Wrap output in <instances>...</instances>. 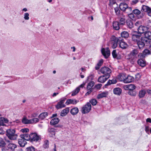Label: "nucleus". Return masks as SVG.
<instances>
[{"mask_svg":"<svg viewBox=\"0 0 151 151\" xmlns=\"http://www.w3.org/2000/svg\"><path fill=\"white\" fill-rule=\"evenodd\" d=\"M6 145V143L4 139L0 137V147H4Z\"/></svg>","mask_w":151,"mask_h":151,"instance_id":"obj_38","label":"nucleus"},{"mask_svg":"<svg viewBox=\"0 0 151 151\" xmlns=\"http://www.w3.org/2000/svg\"><path fill=\"white\" fill-rule=\"evenodd\" d=\"M140 25V22L139 21L135 23V26H137L139 27L140 26H141Z\"/></svg>","mask_w":151,"mask_h":151,"instance_id":"obj_63","label":"nucleus"},{"mask_svg":"<svg viewBox=\"0 0 151 151\" xmlns=\"http://www.w3.org/2000/svg\"><path fill=\"white\" fill-rule=\"evenodd\" d=\"M150 52L151 51L147 49H146L143 51L142 53L145 56L147 55L150 54Z\"/></svg>","mask_w":151,"mask_h":151,"instance_id":"obj_46","label":"nucleus"},{"mask_svg":"<svg viewBox=\"0 0 151 151\" xmlns=\"http://www.w3.org/2000/svg\"><path fill=\"white\" fill-rule=\"evenodd\" d=\"M120 25L119 22L118 21L114 22L113 23V28L115 30H118L120 29Z\"/></svg>","mask_w":151,"mask_h":151,"instance_id":"obj_23","label":"nucleus"},{"mask_svg":"<svg viewBox=\"0 0 151 151\" xmlns=\"http://www.w3.org/2000/svg\"><path fill=\"white\" fill-rule=\"evenodd\" d=\"M26 150L27 151H35V148L32 146L27 147Z\"/></svg>","mask_w":151,"mask_h":151,"instance_id":"obj_48","label":"nucleus"},{"mask_svg":"<svg viewBox=\"0 0 151 151\" xmlns=\"http://www.w3.org/2000/svg\"><path fill=\"white\" fill-rule=\"evenodd\" d=\"M128 5L125 3H121L119 5L120 9L123 12L125 11L126 8L128 7Z\"/></svg>","mask_w":151,"mask_h":151,"instance_id":"obj_16","label":"nucleus"},{"mask_svg":"<svg viewBox=\"0 0 151 151\" xmlns=\"http://www.w3.org/2000/svg\"><path fill=\"white\" fill-rule=\"evenodd\" d=\"M29 15L28 13H25L24 15V19L25 20H28L29 19Z\"/></svg>","mask_w":151,"mask_h":151,"instance_id":"obj_55","label":"nucleus"},{"mask_svg":"<svg viewBox=\"0 0 151 151\" xmlns=\"http://www.w3.org/2000/svg\"><path fill=\"white\" fill-rule=\"evenodd\" d=\"M22 138H25L27 141H29L30 142H37L40 140V138L36 133H31L29 135L27 134H21Z\"/></svg>","mask_w":151,"mask_h":151,"instance_id":"obj_2","label":"nucleus"},{"mask_svg":"<svg viewBox=\"0 0 151 151\" xmlns=\"http://www.w3.org/2000/svg\"><path fill=\"white\" fill-rule=\"evenodd\" d=\"M111 81H112V84H115L117 82V81L116 79H114L112 80H111Z\"/></svg>","mask_w":151,"mask_h":151,"instance_id":"obj_62","label":"nucleus"},{"mask_svg":"<svg viewBox=\"0 0 151 151\" xmlns=\"http://www.w3.org/2000/svg\"><path fill=\"white\" fill-rule=\"evenodd\" d=\"M109 77L106 76L105 75L101 76L99 77L98 79V81L101 83H104Z\"/></svg>","mask_w":151,"mask_h":151,"instance_id":"obj_15","label":"nucleus"},{"mask_svg":"<svg viewBox=\"0 0 151 151\" xmlns=\"http://www.w3.org/2000/svg\"><path fill=\"white\" fill-rule=\"evenodd\" d=\"M132 10V8L131 7H127V8H126L125 11L124 12L125 13H126L127 14H129L130 13H131Z\"/></svg>","mask_w":151,"mask_h":151,"instance_id":"obj_44","label":"nucleus"},{"mask_svg":"<svg viewBox=\"0 0 151 151\" xmlns=\"http://www.w3.org/2000/svg\"><path fill=\"white\" fill-rule=\"evenodd\" d=\"M119 46L122 49H125L128 46L127 44L123 41V40L119 42Z\"/></svg>","mask_w":151,"mask_h":151,"instance_id":"obj_24","label":"nucleus"},{"mask_svg":"<svg viewBox=\"0 0 151 151\" xmlns=\"http://www.w3.org/2000/svg\"><path fill=\"white\" fill-rule=\"evenodd\" d=\"M66 99V98H64L63 99L61 100L60 101L58 102L55 106L56 108L57 109H59L65 107V106L64 103Z\"/></svg>","mask_w":151,"mask_h":151,"instance_id":"obj_9","label":"nucleus"},{"mask_svg":"<svg viewBox=\"0 0 151 151\" xmlns=\"http://www.w3.org/2000/svg\"><path fill=\"white\" fill-rule=\"evenodd\" d=\"M126 23L127 27L129 29H132L134 27L132 21L131 20L127 19V20Z\"/></svg>","mask_w":151,"mask_h":151,"instance_id":"obj_28","label":"nucleus"},{"mask_svg":"<svg viewBox=\"0 0 151 151\" xmlns=\"http://www.w3.org/2000/svg\"><path fill=\"white\" fill-rule=\"evenodd\" d=\"M146 93L145 90L143 89L140 91L139 92L138 96L139 98H143Z\"/></svg>","mask_w":151,"mask_h":151,"instance_id":"obj_33","label":"nucleus"},{"mask_svg":"<svg viewBox=\"0 0 151 151\" xmlns=\"http://www.w3.org/2000/svg\"><path fill=\"white\" fill-rule=\"evenodd\" d=\"M121 36L122 37L126 38L129 37V34L127 31H124L121 33Z\"/></svg>","mask_w":151,"mask_h":151,"instance_id":"obj_35","label":"nucleus"},{"mask_svg":"<svg viewBox=\"0 0 151 151\" xmlns=\"http://www.w3.org/2000/svg\"><path fill=\"white\" fill-rule=\"evenodd\" d=\"M16 130L14 129H9L6 130V134L9 139L11 140H16L18 135L16 134Z\"/></svg>","mask_w":151,"mask_h":151,"instance_id":"obj_3","label":"nucleus"},{"mask_svg":"<svg viewBox=\"0 0 151 151\" xmlns=\"http://www.w3.org/2000/svg\"><path fill=\"white\" fill-rule=\"evenodd\" d=\"M93 88H92L91 87L87 85V86L86 87L87 90H93Z\"/></svg>","mask_w":151,"mask_h":151,"instance_id":"obj_61","label":"nucleus"},{"mask_svg":"<svg viewBox=\"0 0 151 151\" xmlns=\"http://www.w3.org/2000/svg\"><path fill=\"white\" fill-rule=\"evenodd\" d=\"M4 118L1 117L0 118V126H4L5 124H4Z\"/></svg>","mask_w":151,"mask_h":151,"instance_id":"obj_51","label":"nucleus"},{"mask_svg":"<svg viewBox=\"0 0 151 151\" xmlns=\"http://www.w3.org/2000/svg\"><path fill=\"white\" fill-rule=\"evenodd\" d=\"M17 147V145L16 144L12 143H9L7 147L8 150L12 151H14L15 149Z\"/></svg>","mask_w":151,"mask_h":151,"instance_id":"obj_21","label":"nucleus"},{"mask_svg":"<svg viewBox=\"0 0 151 151\" xmlns=\"http://www.w3.org/2000/svg\"><path fill=\"white\" fill-rule=\"evenodd\" d=\"M100 72L104 75L106 76L110 77V74L111 72V70L109 68L104 66L102 67L100 69Z\"/></svg>","mask_w":151,"mask_h":151,"instance_id":"obj_6","label":"nucleus"},{"mask_svg":"<svg viewBox=\"0 0 151 151\" xmlns=\"http://www.w3.org/2000/svg\"><path fill=\"white\" fill-rule=\"evenodd\" d=\"M56 129L54 128H50L48 129L50 136L53 137L55 136Z\"/></svg>","mask_w":151,"mask_h":151,"instance_id":"obj_27","label":"nucleus"},{"mask_svg":"<svg viewBox=\"0 0 151 151\" xmlns=\"http://www.w3.org/2000/svg\"><path fill=\"white\" fill-rule=\"evenodd\" d=\"M115 12L117 15H119L120 14V11L118 7H116L114 8Z\"/></svg>","mask_w":151,"mask_h":151,"instance_id":"obj_49","label":"nucleus"},{"mask_svg":"<svg viewBox=\"0 0 151 151\" xmlns=\"http://www.w3.org/2000/svg\"><path fill=\"white\" fill-rule=\"evenodd\" d=\"M145 35L146 37L148 46L151 45V32L147 31L145 33Z\"/></svg>","mask_w":151,"mask_h":151,"instance_id":"obj_12","label":"nucleus"},{"mask_svg":"<svg viewBox=\"0 0 151 151\" xmlns=\"http://www.w3.org/2000/svg\"><path fill=\"white\" fill-rule=\"evenodd\" d=\"M79 111L78 108L75 107L73 108L70 111L71 114L73 115H75L77 114Z\"/></svg>","mask_w":151,"mask_h":151,"instance_id":"obj_31","label":"nucleus"},{"mask_svg":"<svg viewBox=\"0 0 151 151\" xmlns=\"http://www.w3.org/2000/svg\"><path fill=\"white\" fill-rule=\"evenodd\" d=\"M20 137L22 139H18V143L20 147H24L27 143V142L26 141V139L25 138H22L21 137V135H20Z\"/></svg>","mask_w":151,"mask_h":151,"instance_id":"obj_13","label":"nucleus"},{"mask_svg":"<svg viewBox=\"0 0 151 151\" xmlns=\"http://www.w3.org/2000/svg\"><path fill=\"white\" fill-rule=\"evenodd\" d=\"M103 63V60L102 59H100L95 67L96 70H98L100 67L102 65Z\"/></svg>","mask_w":151,"mask_h":151,"instance_id":"obj_34","label":"nucleus"},{"mask_svg":"<svg viewBox=\"0 0 151 151\" xmlns=\"http://www.w3.org/2000/svg\"><path fill=\"white\" fill-rule=\"evenodd\" d=\"M80 91V89L79 87H77L75 90L73 91L71 94L72 96H73L76 95Z\"/></svg>","mask_w":151,"mask_h":151,"instance_id":"obj_40","label":"nucleus"},{"mask_svg":"<svg viewBox=\"0 0 151 151\" xmlns=\"http://www.w3.org/2000/svg\"><path fill=\"white\" fill-rule=\"evenodd\" d=\"M129 90H134L136 88V87L134 84H130L129 85Z\"/></svg>","mask_w":151,"mask_h":151,"instance_id":"obj_47","label":"nucleus"},{"mask_svg":"<svg viewBox=\"0 0 151 151\" xmlns=\"http://www.w3.org/2000/svg\"><path fill=\"white\" fill-rule=\"evenodd\" d=\"M138 53V50H137L134 49L131 52L128 54L129 55V56H135L136 55H137Z\"/></svg>","mask_w":151,"mask_h":151,"instance_id":"obj_36","label":"nucleus"},{"mask_svg":"<svg viewBox=\"0 0 151 151\" xmlns=\"http://www.w3.org/2000/svg\"><path fill=\"white\" fill-rule=\"evenodd\" d=\"M133 13L136 15L138 19H141L144 16L145 13H142L141 11L138 9H135L132 11Z\"/></svg>","mask_w":151,"mask_h":151,"instance_id":"obj_8","label":"nucleus"},{"mask_svg":"<svg viewBox=\"0 0 151 151\" xmlns=\"http://www.w3.org/2000/svg\"><path fill=\"white\" fill-rule=\"evenodd\" d=\"M48 113L47 112H44L40 114L39 116V118L41 120H43L48 115Z\"/></svg>","mask_w":151,"mask_h":151,"instance_id":"obj_32","label":"nucleus"},{"mask_svg":"<svg viewBox=\"0 0 151 151\" xmlns=\"http://www.w3.org/2000/svg\"><path fill=\"white\" fill-rule=\"evenodd\" d=\"M132 41L136 43L139 49H142L145 45L148 46L146 37H142V35L137 32L135 31L132 34Z\"/></svg>","mask_w":151,"mask_h":151,"instance_id":"obj_1","label":"nucleus"},{"mask_svg":"<svg viewBox=\"0 0 151 151\" xmlns=\"http://www.w3.org/2000/svg\"><path fill=\"white\" fill-rule=\"evenodd\" d=\"M128 93L132 96H135L136 94V93L135 91L134 90H129L127 92Z\"/></svg>","mask_w":151,"mask_h":151,"instance_id":"obj_41","label":"nucleus"},{"mask_svg":"<svg viewBox=\"0 0 151 151\" xmlns=\"http://www.w3.org/2000/svg\"><path fill=\"white\" fill-rule=\"evenodd\" d=\"M49 142L48 140H46L44 141V144L43 145V147L45 149L48 148L49 147Z\"/></svg>","mask_w":151,"mask_h":151,"instance_id":"obj_42","label":"nucleus"},{"mask_svg":"<svg viewBox=\"0 0 151 151\" xmlns=\"http://www.w3.org/2000/svg\"><path fill=\"white\" fill-rule=\"evenodd\" d=\"M69 109L68 107L63 110L61 112L60 115L62 116H65L69 112Z\"/></svg>","mask_w":151,"mask_h":151,"instance_id":"obj_29","label":"nucleus"},{"mask_svg":"<svg viewBox=\"0 0 151 151\" xmlns=\"http://www.w3.org/2000/svg\"><path fill=\"white\" fill-rule=\"evenodd\" d=\"M106 51L105 50L104 48H102L101 49V53L102 55L104 56L105 58H107L110 55V50L108 47L106 48Z\"/></svg>","mask_w":151,"mask_h":151,"instance_id":"obj_10","label":"nucleus"},{"mask_svg":"<svg viewBox=\"0 0 151 151\" xmlns=\"http://www.w3.org/2000/svg\"><path fill=\"white\" fill-rule=\"evenodd\" d=\"M145 56L142 53H139L138 55V57L139 58V59L145 60Z\"/></svg>","mask_w":151,"mask_h":151,"instance_id":"obj_50","label":"nucleus"},{"mask_svg":"<svg viewBox=\"0 0 151 151\" xmlns=\"http://www.w3.org/2000/svg\"><path fill=\"white\" fill-rule=\"evenodd\" d=\"M79 101V100H77L75 99H68L65 102V104L67 105H68L69 104H76Z\"/></svg>","mask_w":151,"mask_h":151,"instance_id":"obj_19","label":"nucleus"},{"mask_svg":"<svg viewBox=\"0 0 151 151\" xmlns=\"http://www.w3.org/2000/svg\"><path fill=\"white\" fill-rule=\"evenodd\" d=\"M134 14L133 12H131L128 14V15L130 18L132 19V18H134L135 17Z\"/></svg>","mask_w":151,"mask_h":151,"instance_id":"obj_54","label":"nucleus"},{"mask_svg":"<svg viewBox=\"0 0 151 151\" xmlns=\"http://www.w3.org/2000/svg\"><path fill=\"white\" fill-rule=\"evenodd\" d=\"M146 122H149L151 123V119L150 118H148L146 119Z\"/></svg>","mask_w":151,"mask_h":151,"instance_id":"obj_64","label":"nucleus"},{"mask_svg":"<svg viewBox=\"0 0 151 151\" xmlns=\"http://www.w3.org/2000/svg\"><path fill=\"white\" fill-rule=\"evenodd\" d=\"M102 86V84L99 83L96 85L95 86V88L96 89H100Z\"/></svg>","mask_w":151,"mask_h":151,"instance_id":"obj_57","label":"nucleus"},{"mask_svg":"<svg viewBox=\"0 0 151 151\" xmlns=\"http://www.w3.org/2000/svg\"><path fill=\"white\" fill-rule=\"evenodd\" d=\"M94 82L93 81H91L89 82L87 85L90 86L92 88L94 86Z\"/></svg>","mask_w":151,"mask_h":151,"instance_id":"obj_58","label":"nucleus"},{"mask_svg":"<svg viewBox=\"0 0 151 151\" xmlns=\"http://www.w3.org/2000/svg\"><path fill=\"white\" fill-rule=\"evenodd\" d=\"M124 89L126 90H128L129 91V85H125L124 86Z\"/></svg>","mask_w":151,"mask_h":151,"instance_id":"obj_60","label":"nucleus"},{"mask_svg":"<svg viewBox=\"0 0 151 151\" xmlns=\"http://www.w3.org/2000/svg\"><path fill=\"white\" fill-rule=\"evenodd\" d=\"M134 80V78L130 76H126L125 79L124 80V83H129L132 82Z\"/></svg>","mask_w":151,"mask_h":151,"instance_id":"obj_18","label":"nucleus"},{"mask_svg":"<svg viewBox=\"0 0 151 151\" xmlns=\"http://www.w3.org/2000/svg\"><path fill=\"white\" fill-rule=\"evenodd\" d=\"M126 20L124 18L121 17L119 20V22L120 25H124L125 23Z\"/></svg>","mask_w":151,"mask_h":151,"instance_id":"obj_45","label":"nucleus"},{"mask_svg":"<svg viewBox=\"0 0 151 151\" xmlns=\"http://www.w3.org/2000/svg\"><path fill=\"white\" fill-rule=\"evenodd\" d=\"M137 63L138 65L142 67H145L146 65V62L145 59H138L137 61Z\"/></svg>","mask_w":151,"mask_h":151,"instance_id":"obj_20","label":"nucleus"},{"mask_svg":"<svg viewBox=\"0 0 151 151\" xmlns=\"http://www.w3.org/2000/svg\"><path fill=\"white\" fill-rule=\"evenodd\" d=\"M39 121V119L38 118H35L30 119V124L35 123Z\"/></svg>","mask_w":151,"mask_h":151,"instance_id":"obj_43","label":"nucleus"},{"mask_svg":"<svg viewBox=\"0 0 151 151\" xmlns=\"http://www.w3.org/2000/svg\"><path fill=\"white\" fill-rule=\"evenodd\" d=\"M147 28L144 26H140L137 29L138 32H137L140 33L142 35V34L144 33V36H145V33L147 32Z\"/></svg>","mask_w":151,"mask_h":151,"instance_id":"obj_11","label":"nucleus"},{"mask_svg":"<svg viewBox=\"0 0 151 151\" xmlns=\"http://www.w3.org/2000/svg\"><path fill=\"white\" fill-rule=\"evenodd\" d=\"M112 55L113 57L114 58H116L118 60L120 59L121 58V56H118L116 52V50H114L112 52Z\"/></svg>","mask_w":151,"mask_h":151,"instance_id":"obj_30","label":"nucleus"},{"mask_svg":"<svg viewBox=\"0 0 151 151\" xmlns=\"http://www.w3.org/2000/svg\"><path fill=\"white\" fill-rule=\"evenodd\" d=\"M88 91L86 93L85 95L86 96H88L91 93V92L93 91V90H88Z\"/></svg>","mask_w":151,"mask_h":151,"instance_id":"obj_59","label":"nucleus"},{"mask_svg":"<svg viewBox=\"0 0 151 151\" xmlns=\"http://www.w3.org/2000/svg\"><path fill=\"white\" fill-rule=\"evenodd\" d=\"M136 57L134 56H129V55H128L127 58V60L132 64H134L136 61Z\"/></svg>","mask_w":151,"mask_h":151,"instance_id":"obj_17","label":"nucleus"},{"mask_svg":"<svg viewBox=\"0 0 151 151\" xmlns=\"http://www.w3.org/2000/svg\"><path fill=\"white\" fill-rule=\"evenodd\" d=\"M113 92L114 94L120 95L122 93V90L120 88L116 87L113 89Z\"/></svg>","mask_w":151,"mask_h":151,"instance_id":"obj_22","label":"nucleus"},{"mask_svg":"<svg viewBox=\"0 0 151 151\" xmlns=\"http://www.w3.org/2000/svg\"><path fill=\"white\" fill-rule=\"evenodd\" d=\"M127 74L126 73H120L117 76V79L120 81H123L124 83Z\"/></svg>","mask_w":151,"mask_h":151,"instance_id":"obj_14","label":"nucleus"},{"mask_svg":"<svg viewBox=\"0 0 151 151\" xmlns=\"http://www.w3.org/2000/svg\"><path fill=\"white\" fill-rule=\"evenodd\" d=\"M141 11L142 13H144L145 12H147L148 15L151 17V8L149 7L146 5H142Z\"/></svg>","mask_w":151,"mask_h":151,"instance_id":"obj_7","label":"nucleus"},{"mask_svg":"<svg viewBox=\"0 0 151 151\" xmlns=\"http://www.w3.org/2000/svg\"><path fill=\"white\" fill-rule=\"evenodd\" d=\"M122 40H123L121 37H117L114 35H112L111 38L110 44L111 45V46L113 48L115 49L118 43Z\"/></svg>","mask_w":151,"mask_h":151,"instance_id":"obj_4","label":"nucleus"},{"mask_svg":"<svg viewBox=\"0 0 151 151\" xmlns=\"http://www.w3.org/2000/svg\"><path fill=\"white\" fill-rule=\"evenodd\" d=\"M22 122L24 124H30V119H27L26 117H24L22 119Z\"/></svg>","mask_w":151,"mask_h":151,"instance_id":"obj_37","label":"nucleus"},{"mask_svg":"<svg viewBox=\"0 0 151 151\" xmlns=\"http://www.w3.org/2000/svg\"><path fill=\"white\" fill-rule=\"evenodd\" d=\"M109 5L110 6H112L113 4H115L116 3L115 0H109Z\"/></svg>","mask_w":151,"mask_h":151,"instance_id":"obj_53","label":"nucleus"},{"mask_svg":"<svg viewBox=\"0 0 151 151\" xmlns=\"http://www.w3.org/2000/svg\"><path fill=\"white\" fill-rule=\"evenodd\" d=\"M108 94V92H103L101 93L98 94L97 96V98L99 99L104 97H106Z\"/></svg>","mask_w":151,"mask_h":151,"instance_id":"obj_25","label":"nucleus"},{"mask_svg":"<svg viewBox=\"0 0 151 151\" xmlns=\"http://www.w3.org/2000/svg\"><path fill=\"white\" fill-rule=\"evenodd\" d=\"M89 101V102L90 103V104H91L93 106L96 105L98 103L97 100L94 99H91Z\"/></svg>","mask_w":151,"mask_h":151,"instance_id":"obj_39","label":"nucleus"},{"mask_svg":"<svg viewBox=\"0 0 151 151\" xmlns=\"http://www.w3.org/2000/svg\"><path fill=\"white\" fill-rule=\"evenodd\" d=\"M60 121V119L58 118H55L51 120L50 122V124L51 125H55L58 124Z\"/></svg>","mask_w":151,"mask_h":151,"instance_id":"obj_26","label":"nucleus"},{"mask_svg":"<svg viewBox=\"0 0 151 151\" xmlns=\"http://www.w3.org/2000/svg\"><path fill=\"white\" fill-rule=\"evenodd\" d=\"M29 131V130L28 128H24L23 129L21 130V131L23 132V133H24L25 132L26 133L27 132H28Z\"/></svg>","mask_w":151,"mask_h":151,"instance_id":"obj_56","label":"nucleus"},{"mask_svg":"<svg viewBox=\"0 0 151 151\" xmlns=\"http://www.w3.org/2000/svg\"><path fill=\"white\" fill-rule=\"evenodd\" d=\"M112 81H111V80H109L107 83L104 85V87L105 88H106L107 86L112 84Z\"/></svg>","mask_w":151,"mask_h":151,"instance_id":"obj_52","label":"nucleus"},{"mask_svg":"<svg viewBox=\"0 0 151 151\" xmlns=\"http://www.w3.org/2000/svg\"><path fill=\"white\" fill-rule=\"evenodd\" d=\"M91 109V106L90 103L88 102L84 105L81 109V112L82 114H86L89 113Z\"/></svg>","mask_w":151,"mask_h":151,"instance_id":"obj_5","label":"nucleus"}]
</instances>
